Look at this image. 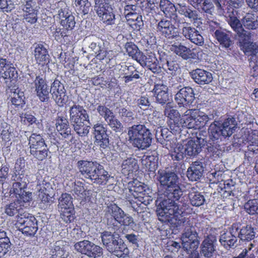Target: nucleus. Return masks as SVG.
Returning a JSON list of instances; mask_svg holds the SVG:
<instances>
[{
	"instance_id": "dca6fc26",
	"label": "nucleus",
	"mask_w": 258,
	"mask_h": 258,
	"mask_svg": "<svg viewBox=\"0 0 258 258\" xmlns=\"http://www.w3.org/2000/svg\"><path fill=\"white\" fill-rule=\"evenodd\" d=\"M195 99V94L192 88L185 87L180 89L175 96V100L179 107L189 106Z\"/></svg>"
},
{
	"instance_id": "7ed1b4c3",
	"label": "nucleus",
	"mask_w": 258,
	"mask_h": 258,
	"mask_svg": "<svg viewBox=\"0 0 258 258\" xmlns=\"http://www.w3.org/2000/svg\"><path fill=\"white\" fill-rule=\"evenodd\" d=\"M212 116V117L197 109H187L183 114V123H184V127L194 129L196 131L195 132H198V135L200 136L201 133L198 130L204 127L210 119H213L214 116Z\"/></svg>"
},
{
	"instance_id": "c756f323",
	"label": "nucleus",
	"mask_w": 258,
	"mask_h": 258,
	"mask_svg": "<svg viewBox=\"0 0 258 258\" xmlns=\"http://www.w3.org/2000/svg\"><path fill=\"white\" fill-rule=\"evenodd\" d=\"M176 28L170 21L162 19L157 24V31L165 37L170 38L174 36Z\"/></svg>"
},
{
	"instance_id": "a18cd8bd",
	"label": "nucleus",
	"mask_w": 258,
	"mask_h": 258,
	"mask_svg": "<svg viewBox=\"0 0 258 258\" xmlns=\"http://www.w3.org/2000/svg\"><path fill=\"white\" fill-rule=\"evenodd\" d=\"M11 244L10 240L6 232L4 230H0V258L9 251Z\"/></svg>"
},
{
	"instance_id": "c9c22d12",
	"label": "nucleus",
	"mask_w": 258,
	"mask_h": 258,
	"mask_svg": "<svg viewBox=\"0 0 258 258\" xmlns=\"http://www.w3.org/2000/svg\"><path fill=\"white\" fill-rule=\"evenodd\" d=\"M178 13L185 17L188 18L194 23L198 22L200 20L198 13L196 10H192L189 6L184 4H178Z\"/></svg>"
},
{
	"instance_id": "f03ea898",
	"label": "nucleus",
	"mask_w": 258,
	"mask_h": 258,
	"mask_svg": "<svg viewBox=\"0 0 258 258\" xmlns=\"http://www.w3.org/2000/svg\"><path fill=\"white\" fill-rule=\"evenodd\" d=\"M128 141L134 147L141 149L148 148L152 143V135L144 124L133 125L128 130Z\"/></svg>"
},
{
	"instance_id": "cd10ccee",
	"label": "nucleus",
	"mask_w": 258,
	"mask_h": 258,
	"mask_svg": "<svg viewBox=\"0 0 258 258\" xmlns=\"http://www.w3.org/2000/svg\"><path fill=\"white\" fill-rule=\"evenodd\" d=\"M229 20L228 23L231 28L237 32L240 37L243 38L244 40L248 39L249 38V34L243 30L241 24L236 17L237 12L233 11L229 12Z\"/></svg>"
},
{
	"instance_id": "473e14b6",
	"label": "nucleus",
	"mask_w": 258,
	"mask_h": 258,
	"mask_svg": "<svg viewBox=\"0 0 258 258\" xmlns=\"http://www.w3.org/2000/svg\"><path fill=\"white\" fill-rule=\"evenodd\" d=\"M168 89L163 84L154 85L153 92L156 97L157 101L161 104H166L169 99Z\"/></svg>"
},
{
	"instance_id": "37998d69",
	"label": "nucleus",
	"mask_w": 258,
	"mask_h": 258,
	"mask_svg": "<svg viewBox=\"0 0 258 258\" xmlns=\"http://www.w3.org/2000/svg\"><path fill=\"white\" fill-rule=\"evenodd\" d=\"M59 135L60 136L59 140L61 141V143H62L63 147H68L72 145L76 144L79 140V139L76 137L75 134L72 133V131H67Z\"/></svg>"
},
{
	"instance_id": "f8f14e48",
	"label": "nucleus",
	"mask_w": 258,
	"mask_h": 258,
	"mask_svg": "<svg viewBox=\"0 0 258 258\" xmlns=\"http://www.w3.org/2000/svg\"><path fill=\"white\" fill-rule=\"evenodd\" d=\"M171 50L185 60L201 59L200 57L203 53L202 50L200 48L191 50L181 44L172 45Z\"/></svg>"
},
{
	"instance_id": "20e7f679",
	"label": "nucleus",
	"mask_w": 258,
	"mask_h": 258,
	"mask_svg": "<svg viewBox=\"0 0 258 258\" xmlns=\"http://www.w3.org/2000/svg\"><path fill=\"white\" fill-rule=\"evenodd\" d=\"M11 179L13 182L10 192L16 196H20V201L30 202L32 200V192L26 191L29 183L28 175L22 172L13 173Z\"/></svg>"
},
{
	"instance_id": "c85d7f7f",
	"label": "nucleus",
	"mask_w": 258,
	"mask_h": 258,
	"mask_svg": "<svg viewBox=\"0 0 258 258\" xmlns=\"http://www.w3.org/2000/svg\"><path fill=\"white\" fill-rule=\"evenodd\" d=\"M9 97L11 105H13V108L17 110L22 109L25 104L24 92L21 91L18 88L16 89L12 88L10 89Z\"/></svg>"
},
{
	"instance_id": "e433bc0d",
	"label": "nucleus",
	"mask_w": 258,
	"mask_h": 258,
	"mask_svg": "<svg viewBox=\"0 0 258 258\" xmlns=\"http://www.w3.org/2000/svg\"><path fill=\"white\" fill-rule=\"evenodd\" d=\"M16 197L17 198V200L14 202H12L9 204L7 205L5 208V213L10 217H13L16 214H18L17 215L22 214L21 213V211L23 210L22 207L24 206V205L22 204L27 203L20 201V196H17Z\"/></svg>"
},
{
	"instance_id": "4be33fe9",
	"label": "nucleus",
	"mask_w": 258,
	"mask_h": 258,
	"mask_svg": "<svg viewBox=\"0 0 258 258\" xmlns=\"http://www.w3.org/2000/svg\"><path fill=\"white\" fill-rule=\"evenodd\" d=\"M0 75L5 79L14 80L17 78L16 69L6 58H0Z\"/></svg>"
},
{
	"instance_id": "bf43d9fd",
	"label": "nucleus",
	"mask_w": 258,
	"mask_h": 258,
	"mask_svg": "<svg viewBox=\"0 0 258 258\" xmlns=\"http://www.w3.org/2000/svg\"><path fill=\"white\" fill-rule=\"evenodd\" d=\"M79 13L82 15L88 14L91 6L89 0H73Z\"/></svg>"
},
{
	"instance_id": "49530a36",
	"label": "nucleus",
	"mask_w": 258,
	"mask_h": 258,
	"mask_svg": "<svg viewBox=\"0 0 258 258\" xmlns=\"http://www.w3.org/2000/svg\"><path fill=\"white\" fill-rule=\"evenodd\" d=\"M124 48L127 54L137 61L143 53L139 50L138 47L132 42H127L124 45Z\"/></svg>"
},
{
	"instance_id": "6ab92c4d",
	"label": "nucleus",
	"mask_w": 258,
	"mask_h": 258,
	"mask_svg": "<svg viewBox=\"0 0 258 258\" xmlns=\"http://www.w3.org/2000/svg\"><path fill=\"white\" fill-rule=\"evenodd\" d=\"M69 113L70 119L72 123L82 120L89 122V116L87 110L83 106L77 104L76 103H74L70 107Z\"/></svg>"
},
{
	"instance_id": "3c124183",
	"label": "nucleus",
	"mask_w": 258,
	"mask_h": 258,
	"mask_svg": "<svg viewBox=\"0 0 258 258\" xmlns=\"http://www.w3.org/2000/svg\"><path fill=\"white\" fill-rule=\"evenodd\" d=\"M243 26L248 29H255L258 28L257 16L252 14H246L242 20Z\"/></svg>"
},
{
	"instance_id": "de8ad7c7",
	"label": "nucleus",
	"mask_w": 258,
	"mask_h": 258,
	"mask_svg": "<svg viewBox=\"0 0 258 258\" xmlns=\"http://www.w3.org/2000/svg\"><path fill=\"white\" fill-rule=\"evenodd\" d=\"M214 251L213 241L207 236L202 243L201 253L205 257H210Z\"/></svg>"
},
{
	"instance_id": "8fccbe9b",
	"label": "nucleus",
	"mask_w": 258,
	"mask_h": 258,
	"mask_svg": "<svg viewBox=\"0 0 258 258\" xmlns=\"http://www.w3.org/2000/svg\"><path fill=\"white\" fill-rule=\"evenodd\" d=\"M58 209L74 208L73 198L70 194L63 193L58 199Z\"/></svg>"
},
{
	"instance_id": "9d476101",
	"label": "nucleus",
	"mask_w": 258,
	"mask_h": 258,
	"mask_svg": "<svg viewBox=\"0 0 258 258\" xmlns=\"http://www.w3.org/2000/svg\"><path fill=\"white\" fill-rule=\"evenodd\" d=\"M107 212L110 215L111 220L120 225L129 226L134 223L133 218L126 214L116 204L107 206Z\"/></svg>"
},
{
	"instance_id": "c03bdc74",
	"label": "nucleus",
	"mask_w": 258,
	"mask_h": 258,
	"mask_svg": "<svg viewBox=\"0 0 258 258\" xmlns=\"http://www.w3.org/2000/svg\"><path fill=\"white\" fill-rule=\"evenodd\" d=\"M123 71H126L124 73L122 78L125 83L132 82L134 80H137L140 78L139 72L133 66H125Z\"/></svg>"
},
{
	"instance_id": "1a4fd4ad",
	"label": "nucleus",
	"mask_w": 258,
	"mask_h": 258,
	"mask_svg": "<svg viewBox=\"0 0 258 258\" xmlns=\"http://www.w3.org/2000/svg\"><path fill=\"white\" fill-rule=\"evenodd\" d=\"M74 247L77 251L91 258L100 257L103 254L102 248L89 240L78 242L75 244Z\"/></svg>"
},
{
	"instance_id": "7c9ffc66",
	"label": "nucleus",
	"mask_w": 258,
	"mask_h": 258,
	"mask_svg": "<svg viewBox=\"0 0 258 258\" xmlns=\"http://www.w3.org/2000/svg\"><path fill=\"white\" fill-rule=\"evenodd\" d=\"M158 157L157 155L147 153L142 159V164L146 171L153 172L158 168Z\"/></svg>"
},
{
	"instance_id": "e2e57ef3",
	"label": "nucleus",
	"mask_w": 258,
	"mask_h": 258,
	"mask_svg": "<svg viewBox=\"0 0 258 258\" xmlns=\"http://www.w3.org/2000/svg\"><path fill=\"white\" fill-rule=\"evenodd\" d=\"M188 198L190 204L196 207H199L204 204L205 199L203 195L199 192H190Z\"/></svg>"
},
{
	"instance_id": "052dcab7",
	"label": "nucleus",
	"mask_w": 258,
	"mask_h": 258,
	"mask_svg": "<svg viewBox=\"0 0 258 258\" xmlns=\"http://www.w3.org/2000/svg\"><path fill=\"white\" fill-rule=\"evenodd\" d=\"M96 109L99 114L104 119L107 123L115 115L112 110L105 105H99Z\"/></svg>"
},
{
	"instance_id": "f704fd0d",
	"label": "nucleus",
	"mask_w": 258,
	"mask_h": 258,
	"mask_svg": "<svg viewBox=\"0 0 258 258\" xmlns=\"http://www.w3.org/2000/svg\"><path fill=\"white\" fill-rule=\"evenodd\" d=\"M160 7L166 17L176 20L177 18L176 12L178 10V7L176 8L170 1L161 0Z\"/></svg>"
},
{
	"instance_id": "9b49d317",
	"label": "nucleus",
	"mask_w": 258,
	"mask_h": 258,
	"mask_svg": "<svg viewBox=\"0 0 258 258\" xmlns=\"http://www.w3.org/2000/svg\"><path fill=\"white\" fill-rule=\"evenodd\" d=\"M50 93L59 106H63L68 102L69 96L67 95L64 85L58 80L55 79L51 84Z\"/></svg>"
},
{
	"instance_id": "a19ab883",
	"label": "nucleus",
	"mask_w": 258,
	"mask_h": 258,
	"mask_svg": "<svg viewBox=\"0 0 258 258\" xmlns=\"http://www.w3.org/2000/svg\"><path fill=\"white\" fill-rule=\"evenodd\" d=\"M48 151L47 144H43L30 149V153L34 158L41 161L47 157Z\"/></svg>"
},
{
	"instance_id": "680f3d73",
	"label": "nucleus",
	"mask_w": 258,
	"mask_h": 258,
	"mask_svg": "<svg viewBox=\"0 0 258 258\" xmlns=\"http://www.w3.org/2000/svg\"><path fill=\"white\" fill-rule=\"evenodd\" d=\"M244 209L248 214L254 215L258 214V199L248 200L244 205Z\"/></svg>"
},
{
	"instance_id": "2f4dec72",
	"label": "nucleus",
	"mask_w": 258,
	"mask_h": 258,
	"mask_svg": "<svg viewBox=\"0 0 258 258\" xmlns=\"http://www.w3.org/2000/svg\"><path fill=\"white\" fill-rule=\"evenodd\" d=\"M101 237L103 245L109 252L120 239L118 234L106 231L101 233Z\"/></svg>"
},
{
	"instance_id": "69168bd1",
	"label": "nucleus",
	"mask_w": 258,
	"mask_h": 258,
	"mask_svg": "<svg viewBox=\"0 0 258 258\" xmlns=\"http://www.w3.org/2000/svg\"><path fill=\"white\" fill-rule=\"evenodd\" d=\"M112 8L108 0H95V10L97 14H101L102 12Z\"/></svg>"
},
{
	"instance_id": "4d7b16f0",
	"label": "nucleus",
	"mask_w": 258,
	"mask_h": 258,
	"mask_svg": "<svg viewBox=\"0 0 258 258\" xmlns=\"http://www.w3.org/2000/svg\"><path fill=\"white\" fill-rule=\"evenodd\" d=\"M43 144H46V143L43 136L40 134L33 133L28 138V145L30 149L36 147L37 146L42 145Z\"/></svg>"
},
{
	"instance_id": "b1692460",
	"label": "nucleus",
	"mask_w": 258,
	"mask_h": 258,
	"mask_svg": "<svg viewBox=\"0 0 258 258\" xmlns=\"http://www.w3.org/2000/svg\"><path fill=\"white\" fill-rule=\"evenodd\" d=\"M133 180L127 183V188L130 194L135 199L138 198L143 199L146 194V185L139 181L136 178H132Z\"/></svg>"
},
{
	"instance_id": "ddd939ff",
	"label": "nucleus",
	"mask_w": 258,
	"mask_h": 258,
	"mask_svg": "<svg viewBox=\"0 0 258 258\" xmlns=\"http://www.w3.org/2000/svg\"><path fill=\"white\" fill-rule=\"evenodd\" d=\"M77 165L81 174L92 180L101 164L97 161L79 160L77 162Z\"/></svg>"
},
{
	"instance_id": "f257e3e1",
	"label": "nucleus",
	"mask_w": 258,
	"mask_h": 258,
	"mask_svg": "<svg viewBox=\"0 0 258 258\" xmlns=\"http://www.w3.org/2000/svg\"><path fill=\"white\" fill-rule=\"evenodd\" d=\"M159 181L163 194L167 199L159 204L157 215L160 221L169 223L178 228L184 226L186 214L182 207L175 203L182 195L178 176L174 172L160 173Z\"/></svg>"
},
{
	"instance_id": "0e129e2a",
	"label": "nucleus",
	"mask_w": 258,
	"mask_h": 258,
	"mask_svg": "<svg viewBox=\"0 0 258 258\" xmlns=\"http://www.w3.org/2000/svg\"><path fill=\"white\" fill-rule=\"evenodd\" d=\"M241 49L247 55H253L258 52V47L253 42H244L241 45Z\"/></svg>"
},
{
	"instance_id": "4c0bfd02",
	"label": "nucleus",
	"mask_w": 258,
	"mask_h": 258,
	"mask_svg": "<svg viewBox=\"0 0 258 258\" xmlns=\"http://www.w3.org/2000/svg\"><path fill=\"white\" fill-rule=\"evenodd\" d=\"M219 141H210L207 145V154L209 157L217 158L222 155L225 151V148L219 144Z\"/></svg>"
},
{
	"instance_id": "09e8293b",
	"label": "nucleus",
	"mask_w": 258,
	"mask_h": 258,
	"mask_svg": "<svg viewBox=\"0 0 258 258\" xmlns=\"http://www.w3.org/2000/svg\"><path fill=\"white\" fill-rule=\"evenodd\" d=\"M100 20L106 25H112L114 24L115 16L112 8L98 14Z\"/></svg>"
},
{
	"instance_id": "13d9d810",
	"label": "nucleus",
	"mask_w": 258,
	"mask_h": 258,
	"mask_svg": "<svg viewBox=\"0 0 258 258\" xmlns=\"http://www.w3.org/2000/svg\"><path fill=\"white\" fill-rule=\"evenodd\" d=\"M255 232L250 225L243 227L239 232V237L242 240H251L255 237Z\"/></svg>"
},
{
	"instance_id": "603ef678",
	"label": "nucleus",
	"mask_w": 258,
	"mask_h": 258,
	"mask_svg": "<svg viewBox=\"0 0 258 258\" xmlns=\"http://www.w3.org/2000/svg\"><path fill=\"white\" fill-rule=\"evenodd\" d=\"M60 213V218L67 224L74 222L76 218L74 208L58 209Z\"/></svg>"
},
{
	"instance_id": "39448f33",
	"label": "nucleus",
	"mask_w": 258,
	"mask_h": 258,
	"mask_svg": "<svg viewBox=\"0 0 258 258\" xmlns=\"http://www.w3.org/2000/svg\"><path fill=\"white\" fill-rule=\"evenodd\" d=\"M15 225L19 230L28 236H33L38 230L37 221L30 214H20L16 217Z\"/></svg>"
},
{
	"instance_id": "a211bd4d",
	"label": "nucleus",
	"mask_w": 258,
	"mask_h": 258,
	"mask_svg": "<svg viewBox=\"0 0 258 258\" xmlns=\"http://www.w3.org/2000/svg\"><path fill=\"white\" fill-rule=\"evenodd\" d=\"M198 132H195L196 136L190 137L187 142L185 144L184 148L185 154L190 157L197 155L201 151L202 139L198 135ZM204 139H202V142Z\"/></svg>"
},
{
	"instance_id": "338daca9",
	"label": "nucleus",
	"mask_w": 258,
	"mask_h": 258,
	"mask_svg": "<svg viewBox=\"0 0 258 258\" xmlns=\"http://www.w3.org/2000/svg\"><path fill=\"white\" fill-rule=\"evenodd\" d=\"M111 129L115 133H121L123 131V126L121 121L115 115L107 122Z\"/></svg>"
},
{
	"instance_id": "4468645a",
	"label": "nucleus",
	"mask_w": 258,
	"mask_h": 258,
	"mask_svg": "<svg viewBox=\"0 0 258 258\" xmlns=\"http://www.w3.org/2000/svg\"><path fill=\"white\" fill-rule=\"evenodd\" d=\"M196 233L186 232L183 234L184 240H183V247L191 253L188 258H199V252L195 251L199 246V241L197 240Z\"/></svg>"
},
{
	"instance_id": "a878e982",
	"label": "nucleus",
	"mask_w": 258,
	"mask_h": 258,
	"mask_svg": "<svg viewBox=\"0 0 258 258\" xmlns=\"http://www.w3.org/2000/svg\"><path fill=\"white\" fill-rule=\"evenodd\" d=\"M121 172L127 178H134L136 172L139 169L137 160L133 158H128L122 162Z\"/></svg>"
},
{
	"instance_id": "774afa93",
	"label": "nucleus",
	"mask_w": 258,
	"mask_h": 258,
	"mask_svg": "<svg viewBox=\"0 0 258 258\" xmlns=\"http://www.w3.org/2000/svg\"><path fill=\"white\" fill-rule=\"evenodd\" d=\"M39 197L41 200L40 206L42 208L47 209L52 203L51 197L48 192L39 191Z\"/></svg>"
},
{
	"instance_id": "aec40b11",
	"label": "nucleus",
	"mask_w": 258,
	"mask_h": 258,
	"mask_svg": "<svg viewBox=\"0 0 258 258\" xmlns=\"http://www.w3.org/2000/svg\"><path fill=\"white\" fill-rule=\"evenodd\" d=\"M94 136L97 145L101 148L105 149L108 145L109 139L106 134L107 130L104 125L97 123L94 125Z\"/></svg>"
},
{
	"instance_id": "bb28decb",
	"label": "nucleus",
	"mask_w": 258,
	"mask_h": 258,
	"mask_svg": "<svg viewBox=\"0 0 258 258\" xmlns=\"http://www.w3.org/2000/svg\"><path fill=\"white\" fill-rule=\"evenodd\" d=\"M190 74L195 82L200 85L208 84L213 79L211 73L201 69L194 70Z\"/></svg>"
},
{
	"instance_id": "393cba45",
	"label": "nucleus",
	"mask_w": 258,
	"mask_h": 258,
	"mask_svg": "<svg viewBox=\"0 0 258 258\" xmlns=\"http://www.w3.org/2000/svg\"><path fill=\"white\" fill-rule=\"evenodd\" d=\"M35 2L34 0H29L26 2L23 8L24 18L27 23L31 24L36 23L38 19V11L35 8Z\"/></svg>"
},
{
	"instance_id": "5fc2aeb1",
	"label": "nucleus",
	"mask_w": 258,
	"mask_h": 258,
	"mask_svg": "<svg viewBox=\"0 0 258 258\" xmlns=\"http://www.w3.org/2000/svg\"><path fill=\"white\" fill-rule=\"evenodd\" d=\"M55 125L58 134L72 131L68 119L62 116H58L56 118Z\"/></svg>"
},
{
	"instance_id": "f3484780",
	"label": "nucleus",
	"mask_w": 258,
	"mask_h": 258,
	"mask_svg": "<svg viewBox=\"0 0 258 258\" xmlns=\"http://www.w3.org/2000/svg\"><path fill=\"white\" fill-rule=\"evenodd\" d=\"M181 33L186 39L199 46H202L204 43V39L201 33L195 27L189 26L187 23H184Z\"/></svg>"
},
{
	"instance_id": "2eb2a0df",
	"label": "nucleus",
	"mask_w": 258,
	"mask_h": 258,
	"mask_svg": "<svg viewBox=\"0 0 258 258\" xmlns=\"http://www.w3.org/2000/svg\"><path fill=\"white\" fill-rule=\"evenodd\" d=\"M137 62L143 67H146L154 73H159L161 71V67L154 53L150 52L145 54L143 52Z\"/></svg>"
},
{
	"instance_id": "0eeeda50",
	"label": "nucleus",
	"mask_w": 258,
	"mask_h": 258,
	"mask_svg": "<svg viewBox=\"0 0 258 258\" xmlns=\"http://www.w3.org/2000/svg\"><path fill=\"white\" fill-rule=\"evenodd\" d=\"M60 25L62 27V31L55 32L62 38L68 36L69 33L72 31L76 25L75 18L72 11L67 7L61 8L58 12Z\"/></svg>"
},
{
	"instance_id": "5701e85b",
	"label": "nucleus",
	"mask_w": 258,
	"mask_h": 258,
	"mask_svg": "<svg viewBox=\"0 0 258 258\" xmlns=\"http://www.w3.org/2000/svg\"><path fill=\"white\" fill-rule=\"evenodd\" d=\"M33 55L38 66L44 67L49 63L50 56L48 51L43 44L39 43L36 45Z\"/></svg>"
},
{
	"instance_id": "79ce46f5",
	"label": "nucleus",
	"mask_w": 258,
	"mask_h": 258,
	"mask_svg": "<svg viewBox=\"0 0 258 258\" xmlns=\"http://www.w3.org/2000/svg\"><path fill=\"white\" fill-rule=\"evenodd\" d=\"M110 252L118 257L124 258L128 255L130 251L126 245L120 238L115 244L112 251H110Z\"/></svg>"
},
{
	"instance_id": "423d86ee",
	"label": "nucleus",
	"mask_w": 258,
	"mask_h": 258,
	"mask_svg": "<svg viewBox=\"0 0 258 258\" xmlns=\"http://www.w3.org/2000/svg\"><path fill=\"white\" fill-rule=\"evenodd\" d=\"M164 113L168 118L169 126L171 133L175 135L180 133L182 128L184 127L183 115L180 116L179 112L174 108L171 102L166 104Z\"/></svg>"
},
{
	"instance_id": "864d4df0",
	"label": "nucleus",
	"mask_w": 258,
	"mask_h": 258,
	"mask_svg": "<svg viewBox=\"0 0 258 258\" xmlns=\"http://www.w3.org/2000/svg\"><path fill=\"white\" fill-rule=\"evenodd\" d=\"M73 191L74 195L76 198L82 200L86 199L87 191L85 188V184L83 182L80 181L75 182Z\"/></svg>"
},
{
	"instance_id": "ea45409f",
	"label": "nucleus",
	"mask_w": 258,
	"mask_h": 258,
	"mask_svg": "<svg viewBox=\"0 0 258 258\" xmlns=\"http://www.w3.org/2000/svg\"><path fill=\"white\" fill-rule=\"evenodd\" d=\"M94 177L92 178V181L94 183L101 185H106L109 179L110 175L108 172L105 170L103 165H101L97 171H96Z\"/></svg>"
},
{
	"instance_id": "72a5a7b5",
	"label": "nucleus",
	"mask_w": 258,
	"mask_h": 258,
	"mask_svg": "<svg viewBox=\"0 0 258 258\" xmlns=\"http://www.w3.org/2000/svg\"><path fill=\"white\" fill-rule=\"evenodd\" d=\"M204 168L199 162H194L187 169L186 175L188 179L192 181H198L203 175Z\"/></svg>"
},
{
	"instance_id": "412c9836",
	"label": "nucleus",
	"mask_w": 258,
	"mask_h": 258,
	"mask_svg": "<svg viewBox=\"0 0 258 258\" xmlns=\"http://www.w3.org/2000/svg\"><path fill=\"white\" fill-rule=\"evenodd\" d=\"M226 128V122H222L220 121H215L209 127L208 133L211 140L222 141V139H225L223 130Z\"/></svg>"
},
{
	"instance_id": "58836bf2",
	"label": "nucleus",
	"mask_w": 258,
	"mask_h": 258,
	"mask_svg": "<svg viewBox=\"0 0 258 258\" xmlns=\"http://www.w3.org/2000/svg\"><path fill=\"white\" fill-rule=\"evenodd\" d=\"M242 140L251 146H256L257 148H254V150H258V131L252 130L246 128L242 131Z\"/></svg>"
},
{
	"instance_id": "6e6d98bb",
	"label": "nucleus",
	"mask_w": 258,
	"mask_h": 258,
	"mask_svg": "<svg viewBox=\"0 0 258 258\" xmlns=\"http://www.w3.org/2000/svg\"><path fill=\"white\" fill-rule=\"evenodd\" d=\"M85 121H79L72 122L74 130L76 134L80 137L86 136L89 132L90 126L84 123Z\"/></svg>"
},
{
	"instance_id": "6e6552de",
	"label": "nucleus",
	"mask_w": 258,
	"mask_h": 258,
	"mask_svg": "<svg viewBox=\"0 0 258 258\" xmlns=\"http://www.w3.org/2000/svg\"><path fill=\"white\" fill-rule=\"evenodd\" d=\"M29 84H33L32 88L34 89V91L39 100L42 102H48L49 100L50 88L47 82L42 75L36 76L33 82H31L28 79Z\"/></svg>"
}]
</instances>
